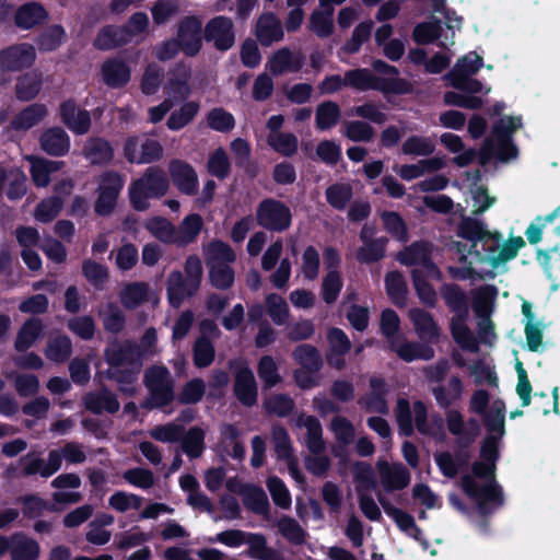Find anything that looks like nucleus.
<instances>
[{"mask_svg": "<svg viewBox=\"0 0 560 560\" xmlns=\"http://www.w3.org/2000/svg\"><path fill=\"white\" fill-rule=\"evenodd\" d=\"M456 235L458 240L451 243V249L463 265L450 267L448 271L459 280H486L505 273L526 246L523 236L511 233L504 237L475 217H463Z\"/></svg>", "mask_w": 560, "mask_h": 560, "instance_id": "1", "label": "nucleus"}, {"mask_svg": "<svg viewBox=\"0 0 560 560\" xmlns=\"http://www.w3.org/2000/svg\"><path fill=\"white\" fill-rule=\"evenodd\" d=\"M490 397L483 389L476 390L470 398L471 411L483 416L488 430L480 454V460L475 463L470 474L462 478V488L482 515L493 512L502 505L501 489L494 480L495 462L499 456V442L503 438L505 404L495 398L487 411Z\"/></svg>", "mask_w": 560, "mask_h": 560, "instance_id": "2", "label": "nucleus"}, {"mask_svg": "<svg viewBox=\"0 0 560 560\" xmlns=\"http://www.w3.org/2000/svg\"><path fill=\"white\" fill-rule=\"evenodd\" d=\"M483 67V58L476 51L459 57L453 68L444 75V80L456 91H447L443 95L446 105L479 109L483 105L481 95H488L491 88L474 78Z\"/></svg>", "mask_w": 560, "mask_h": 560, "instance_id": "3", "label": "nucleus"}, {"mask_svg": "<svg viewBox=\"0 0 560 560\" xmlns=\"http://www.w3.org/2000/svg\"><path fill=\"white\" fill-rule=\"evenodd\" d=\"M156 331L153 328L145 330L139 346L131 342L120 345L113 342L105 351L106 360L110 366V375L120 386V390L132 395L136 390L135 382L141 365V359L155 353Z\"/></svg>", "mask_w": 560, "mask_h": 560, "instance_id": "4", "label": "nucleus"}, {"mask_svg": "<svg viewBox=\"0 0 560 560\" xmlns=\"http://www.w3.org/2000/svg\"><path fill=\"white\" fill-rule=\"evenodd\" d=\"M396 419L404 435L410 436L417 430L421 435L436 441L445 439L443 418L438 413H429L421 400L410 405L405 398L398 399Z\"/></svg>", "mask_w": 560, "mask_h": 560, "instance_id": "5", "label": "nucleus"}, {"mask_svg": "<svg viewBox=\"0 0 560 560\" xmlns=\"http://www.w3.org/2000/svg\"><path fill=\"white\" fill-rule=\"evenodd\" d=\"M522 128L523 117L521 115H502L495 119L480 152L481 163L485 164L491 159L500 162L515 160L518 150L512 137Z\"/></svg>", "mask_w": 560, "mask_h": 560, "instance_id": "6", "label": "nucleus"}, {"mask_svg": "<svg viewBox=\"0 0 560 560\" xmlns=\"http://www.w3.org/2000/svg\"><path fill=\"white\" fill-rule=\"evenodd\" d=\"M463 20L453 11H446L444 22L431 20L416 25L413 30V39L418 44H430L438 42L442 48H447L454 44L456 32L460 31Z\"/></svg>", "mask_w": 560, "mask_h": 560, "instance_id": "7", "label": "nucleus"}, {"mask_svg": "<svg viewBox=\"0 0 560 560\" xmlns=\"http://www.w3.org/2000/svg\"><path fill=\"white\" fill-rule=\"evenodd\" d=\"M167 189L165 172L160 167H148L140 178L130 184V202L136 210L143 211L149 208V199L162 197Z\"/></svg>", "mask_w": 560, "mask_h": 560, "instance_id": "8", "label": "nucleus"}, {"mask_svg": "<svg viewBox=\"0 0 560 560\" xmlns=\"http://www.w3.org/2000/svg\"><path fill=\"white\" fill-rule=\"evenodd\" d=\"M144 383L149 390L145 408L162 407L174 398V384L170 371L164 366H153L147 371Z\"/></svg>", "mask_w": 560, "mask_h": 560, "instance_id": "9", "label": "nucleus"}, {"mask_svg": "<svg viewBox=\"0 0 560 560\" xmlns=\"http://www.w3.org/2000/svg\"><path fill=\"white\" fill-rule=\"evenodd\" d=\"M124 154L130 163L148 164L162 158L163 148L145 135L131 136L125 142Z\"/></svg>", "mask_w": 560, "mask_h": 560, "instance_id": "10", "label": "nucleus"}, {"mask_svg": "<svg viewBox=\"0 0 560 560\" xmlns=\"http://www.w3.org/2000/svg\"><path fill=\"white\" fill-rule=\"evenodd\" d=\"M431 250L432 246L428 243H415L401 250L397 259L405 266H413L430 279L440 280L441 271L431 260Z\"/></svg>", "mask_w": 560, "mask_h": 560, "instance_id": "11", "label": "nucleus"}, {"mask_svg": "<svg viewBox=\"0 0 560 560\" xmlns=\"http://www.w3.org/2000/svg\"><path fill=\"white\" fill-rule=\"evenodd\" d=\"M375 74V90L384 94H406L412 89L407 80L399 78L398 70L382 60L373 62Z\"/></svg>", "mask_w": 560, "mask_h": 560, "instance_id": "12", "label": "nucleus"}, {"mask_svg": "<svg viewBox=\"0 0 560 560\" xmlns=\"http://www.w3.org/2000/svg\"><path fill=\"white\" fill-rule=\"evenodd\" d=\"M122 186L124 179L116 172H105L101 176L98 198L95 203L97 214L107 215L113 211Z\"/></svg>", "mask_w": 560, "mask_h": 560, "instance_id": "13", "label": "nucleus"}, {"mask_svg": "<svg viewBox=\"0 0 560 560\" xmlns=\"http://www.w3.org/2000/svg\"><path fill=\"white\" fill-rule=\"evenodd\" d=\"M258 223L272 231H283L291 224L290 209L278 200L268 199L257 210Z\"/></svg>", "mask_w": 560, "mask_h": 560, "instance_id": "14", "label": "nucleus"}, {"mask_svg": "<svg viewBox=\"0 0 560 560\" xmlns=\"http://www.w3.org/2000/svg\"><path fill=\"white\" fill-rule=\"evenodd\" d=\"M272 442L275 445L277 458L285 464L289 474L294 479V481L298 485L303 486L304 477L299 469L298 459L293 455V450L289 434L282 427H273Z\"/></svg>", "mask_w": 560, "mask_h": 560, "instance_id": "15", "label": "nucleus"}, {"mask_svg": "<svg viewBox=\"0 0 560 560\" xmlns=\"http://www.w3.org/2000/svg\"><path fill=\"white\" fill-rule=\"evenodd\" d=\"M380 482L387 492L402 490L410 483V474L400 463L378 458L376 463Z\"/></svg>", "mask_w": 560, "mask_h": 560, "instance_id": "16", "label": "nucleus"}, {"mask_svg": "<svg viewBox=\"0 0 560 560\" xmlns=\"http://www.w3.org/2000/svg\"><path fill=\"white\" fill-rule=\"evenodd\" d=\"M232 368L235 369L234 392L237 399L246 406L254 405L257 400V385L252 370L243 361L233 362Z\"/></svg>", "mask_w": 560, "mask_h": 560, "instance_id": "17", "label": "nucleus"}, {"mask_svg": "<svg viewBox=\"0 0 560 560\" xmlns=\"http://www.w3.org/2000/svg\"><path fill=\"white\" fill-rule=\"evenodd\" d=\"M36 57L30 44L13 45L0 50V71H19L32 66Z\"/></svg>", "mask_w": 560, "mask_h": 560, "instance_id": "18", "label": "nucleus"}, {"mask_svg": "<svg viewBox=\"0 0 560 560\" xmlns=\"http://www.w3.org/2000/svg\"><path fill=\"white\" fill-rule=\"evenodd\" d=\"M205 38L220 50H226L234 44L233 22L226 16H215L205 26Z\"/></svg>", "mask_w": 560, "mask_h": 560, "instance_id": "19", "label": "nucleus"}, {"mask_svg": "<svg viewBox=\"0 0 560 560\" xmlns=\"http://www.w3.org/2000/svg\"><path fill=\"white\" fill-rule=\"evenodd\" d=\"M201 20L196 16L185 18L177 32V44L187 56H195L201 48Z\"/></svg>", "mask_w": 560, "mask_h": 560, "instance_id": "20", "label": "nucleus"}, {"mask_svg": "<svg viewBox=\"0 0 560 560\" xmlns=\"http://www.w3.org/2000/svg\"><path fill=\"white\" fill-rule=\"evenodd\" d=\"M191 70L189 66L183 63L176 66L164 86L167 100H171L173 103L187 100L192 92L189 84Z\"/></svg>", "mask_w": 560, "mask_h": 560, "instance_id": "21", "label": "nucleus"}, {"mask_svg": "<svg viewBox=\"0 0 560 560\" xmlns=\"http://www.w3.org/2000/svg\"><path fill=\"white\" fill-rule=\"evenodd\" d=\"M377 498L384 512L395 521L399 529L406 533L408 536L412 537L413 539L418 540L421 544L422 548L427 549L429 544L427 540L422 538V533L417 527L413 517L407 514L406 512L401 511L400 509L393 506L384 494L378 493Z\"/></svg>", "mask_w": 560, "mask_h": 560, "instance_id": "22", "label": "nucleus"}, {"mask_svg": "<svg viewBox=\"0 0 560 560\" xmlns=\"http://www.w3.org/2000/svg\"><path fill=\"white\" fill-rule=\"evenodd\" d=\"M120 303L127 310H135L144 302H151L152 305L159 304V298L150 290L149 284L144 282H131L122 287Z\"/></svg>", "mask_w": 560, "mask_h": 560, "instance_id": "23", "label": "nucleus"}, {"mask_svg": "<svg viewBox=\"0 0 560 560\" xmlns=\"http://www.w3.org/2000/svg\"><path fill=\"white\" fill-rule=\"evenodd\" d=\"M170 175L177 189L186 195H194L198 187V176L186 162L173 160L168 166Z\"/></svg>", "mask_w": 560, "mask_h": 560, "instance_id": "24", "label": "nucleus"}, {"mask_svg": "<svg viewBox=\"0 0 560 560\" xmlns=\"http://www.w3.org/2000/svg\"><path fill=\"white\" fill-rule=\"evenodd\" d=\"M60 117L62 122L77 135H84L90 129V113L79 108L72 101H66L60 105Z\"/></svg>", "mask_w": 560, "mask_h": 560, "instance_id": "25", "label": "nucleus"}, {"mask_svg": "<svg viewBox=\"0 0 560 560\" xmlns=\"http://www.w3.org/2000/svg\"><path fill=\"white\" fill-rule=\"evenodd\" d=\"M370 387V393L360 398L359 404L369 412L386 413L388 406L385 397L389 392L387 384L383 378L372 377Z\"/></svg>", "mask_w": 560, "mask_h": 560, "instance_id": "26", "label": "nucleus"}, {"mask_svg": "<svg viewBox=\"0 0 560 560\" xmlns=\"http://www.w3.org/2000/svg\"><path fill=\"white\" fill-rule=\"evenodd\" d=\"M25 160L31 164L30 173L34 185L40 188L47 187L50 183V175L60 171L65 165L62 161H52L34 155H26Z\"/></svg>", "mask_w": 560, "mask_h": 560, "instance_id": "27", "label": "nucleus"}, {"mask_svg": "<svg viewBox=\"0 0 560 560\" xmlns=\"http://www.w3.org/2000/svg\"><path fill=\"white\" fill-rule=\"evenodd\" d=\"M40 148L49 155L63 156L70 150V137L60 127L45 130L40 138Z\"/></svg>", "mask_w": 560, "mask_h": 560, "instance_id": "28", "label": "nucleus"}, {"mask_svg": "<svg viewBox=\"0 0 560 560\" xmlns=\"http://www.w3.org/2000/svg\"><path fill=\"white\" fill-rule=\"evenodd\" d=\"M304 58L301 54H294L288 48L276 51L268 60L267 67L275 75L287 72H296L303 66Z\"/></svg>", "mask_w": 560, "mask_h": 560, "instance_id": "29", "label": "nucleus"}, {"mask_svg": "<svg viewBox=\"0 0 560 560\" xmlns=\"http://www.w3.org/2000/svg\"><path fill=\"white\" fill-rule=\"evenodd\" d=\"M441 144L454 154L453 163L459 167L469 165L476 159V151L466 148L462 138L452 132H444L440 136Z\"/></svg>", "mask_w": 560, "mask_h": 560, "instance_id": "30", "label": "nucleus"}, {"mask_svg": "<svg viewBox=\"0 0 560 560\" xmlns=\"http://www.w3.org/2000/svg\"><path fill=\"white\" fill-rule=\"evenodd\" d=\"M283 28L279 19L272 13H264L257 21L256 36L264 46H270L283 38Z\"/></svg>", "mask_w": 560, "mask_h": 560, "instance_id": "31", "label": "nucleus"}, {"mask_svg": "<svg viewBox=\"0 0 560 560\" xmlns=\"http://www.w3.org/2000/svg\"><path fill=\"white\" fill-rule=\"evenodd\" d=\"M295 424L299 428L306 430L307 436L305 445L312 454L323 453L325 450V442L323 440V429L319 421L313 416L300 415Z\"/></svg>", "mask_w": 560, "mask_h": 560, "instance_id": "32", "label": "nucleus"}, {"mask_svg": "<svg viewBox=\"0 0 560 560\" xmlns=\"http://www.w3.org/2000/svg\"><path fill=\"white\" fill-rule=\"evenodd\" d=\"M390 349L404 361L430 360L434 357V350L424 343L409 342L399 337L389 345Z\"/></svg>", "mask_w": 560, "mask_h": 560, "instance_id": "33", "label": "nucleus"}, {"mask_svg": "<svg viewBox=\"0 0 560 560\" xmlns=\"http://www.w3.org/2000/svg\"><path fill=\"white\" fill-rule=\"evenodd\" d=\"M11 560H37L40 553L38 542L21 533L10 537Z\"/></svg>", "mask_w": 560, "mask_h": 560, "instance_id": "34", "label": "nucleus"}, {"mask_svg": "<svg viewBox=\"0 0 560 560\" xmlns=\"http://www.w3.org/2000/svg\"><path fill=\"white\" fill-rule=\"evenodd\" d=\"M102 78L110 88H120L130 80L129 67L119 59H110L102 66Z\"/></svg>", "mask_w": 560, "mask_h": 560, "instance_id": "35", "label": "nucleus"}, {"mask_svg": "<svg viewBox=\"0 0 560 560\" xmlns=\"http://www.w3.org/2000/svg\"><path fill=\"white\" fill-rule=\"evenodd\" d=\"M197 289L189 280L184 281L179 271H173L167 279V296L168 302L173 307H179L183 301L190 296Z\"/></svg>", "mask_w": 560, "mask_h": 560, "instance_id": "36", "label": "nucleus"}, {"mask_svg": "<svg viewBox=\"0 0 560 560\" xmlns=\"http://www.w3.org/2000/svg\"><path fill=\"white\" fill-rule=\"evenodd\" d=\"M328 341L330 353L328 354V362L330 365L341 369L345 365L343 354L350 349V341L346 334L338 329L332 328L328 334Z\"/></svg>", "mask_w": 560, "mask_h": 560, "instance_id": "37", "label": "nucleus"}, {"mask_svg": "<svg viewBox=\"0 0 560 560\" xmlns=\"http://www.w3.org/2000/svg\"><path fill=\"white\" fill-rule=\"evenodd\" d=\"M47 115V107L44 104H32L20 112L12 120L14 130H28L40 122Z\"/></svg>", "mask_w": 560, "mask_h": 560, "instance_id": "38", "label": "nucleus"}, {"mask_svg": "<svg viewBox=\"0 0 560 560\" xmlns=\"http://www.w3.org/2000/svg\"><path fill=\"white\" fill-rule=\"evenodd\" d=\"M409 317L420 339L432 341L435 337H438V326L429 313L420 308H412L409 311Z\"/></svg>", "mask_w": 560, "mask_h": 560, "instance_id": "39", "label": "nucleus"}, {"mask_svg": "<svg viewBox=\"0 0 560 560\" xmlns=\"http://www.w3.org/2000/svg\"><path fill=\"white\" fill-rule=\"evenodd\" d=\"M468 316H454L451 322L452 335L455 341L465 350L478 351V340L466 325Z\"/></svg>", "mask_w": 560, "mask_h": 560, "instance_id": "40", "label": "nucleus"}, {"mask_svg": "<svg viewBox=\"0 0 560 560\" xmlns=\"http://www.w3.org/2000/svg\"><path fill=\"white\" fill-rule=\"evenodd\" d=\"M434 460L445 477L453 478L457 475L460 467L467 464L468 455L464 451H459L456 454L439 452L434 454Z\"/></svg>", "mask_w": 560, "mask_h": 560, "instance_id": "41", "label": "nucleus"}, {"mask_svg": "<svg viewBox=\"0 0 560 560\" xmlns=\"http://www.w3.org/2000/svg\"><path fill=\"white\" fill-rule=\"evenodd\" d=\"M84 404L94 413H102L104 411L116 412L119 409V402L115 395L105 389L88 394L84 398Z\"/></svg>", "mask_w": 560, "mask_h": 560, "instance_id": "42", "label": "nucleus"}, {"mask_svg": "<svg viewBox=\"0 0 560 560\" xmlns=\"http://www.w3.org/2000/svg\"><path fill=\"white\" fill-rule=\"evenodd\" d=\"M200 110V104L196 101H188L180 105V107L174 110L167 119V128L176 131L186 127L192 119L198 115Z\"/></svg>", "mask_w": 560, "mask_h": 560, "instance_id": "43", "label": "nucleus"}, {"mask_svg": "<svg viewBox=\"0 0 560 560\" xmlns=\"http://www.w3.org/2000/svg\"><path fill=\"white\" fill-rule=\"evenodd\" d=\"M463 382L457 376H452L445 386H439L432 389L436 402L441 407H448L463 395Z\"/></svg>", "mask_w": 560, "mask_h": 560, "instance_id": "44", "label": "nucleus"}, {"mask_svg": "<svg viewBox=\"0 0 560 560\" xmlns=\"http://www.w3.org/2000/svg\"><path fill=\"white\" fill-rule=\"evenodd\" d=\"M498 290L493 285H483L472 292V307L478 317L490 316Z\"/></svg>", "mask_w": 560, "mask_h": 560, "instance_id": "45", "label": "nucleus"}, {"mask_svg": "<svg viewBox=\"0 0 560 560\" xmlns=\"http://www.w3.org/2000/svg\"><path fill=\"white\" fill-rule=\"evenodd\" d=\"M47 18L46 10L36 2L22 5L16 14L15 22L23 28H31Z\"/></svg>", "mask_w": 560, "mask_h": 560, "instance_id": "46", "label": "nucleus"}, {"mask_svg": "<svg viewBox=\"0 0 560 560\" xmlns=\"http://www.w3.org/2000/svg\"><path fill=\"white\" fill-rule=\"evenodd\" d=\"M43 332V324L37 318H31L24 323L21 327L16 340L15 349L18 351H24L31 348L34 342L40 337Z\"/></svg>", "mask_w": 560, "mask_h": 560, "instance_id": "47", "label": "nucleus"}, {"mask_svg": "<svg viewBox=\"0 0 560 560\" xmlns=\"http://www.w3.org/2000/svg\"><path fill=\"white\" fill-rule=\"evenodd\" d=\"M202 225L203 221L199 214L187 215L178 229H175V243L188 244L192 242L201 231Z\"/></svg>", "mask_w": 560, "mask_h": 560, "instance_id": "48", "label": "nucleus"}, {"mask_svg": "<svg viewBox=\"0 0 560 560\" xmlns=\"http://www.w3.org/2000/svg\"><path fill=\"white\" fill-rule=\"evenodd\" d=\"M84 155L93 164H104L113 159L114 152L107 141L91 139L84 148Z\"/></svg>", "mask_w": 560, "mask_h": 560, "instance_id": "49", "label": "nucleus"}, {"mask_svg": "<svg viewBox=\"0 0 560 560\" xmlns=\"http://www.w3.org/2000/svg\"><path fill=\"white\" fill-rule=\"evenodd\" d=\"M72 352V343L69 337L58 336L51 338L45 349V355L48 360L56 363L65 362Z\"/></svg>", "mask_w": 560, "mask_h": 560, "instance_id": "50", "label": "nucleus"}, {"mask_svg": "<svg viewBox=\"0 0 560 560\" xmlns=\"http://www.w3.org/2000/svg\"><path fill=\"white\" fill-rule=\"evenodd\" d=\"M334 9L331 7L319 8L314 11L310 19V27L319 37L330 35L334 28Z\"/></svg>", "mask_w": 560, "mask_h": 560, "instance_id": "51", "label": "nucleus"}, {"mask_svg": "<svg viewBox=\"0 0 560 560\" xmlns=\"http://www.w3.org/2000/svg\"><path fill=\"white\" fill-rule=\"evenodd\" d=\"M435 150V144L430 137L411 136L401 144V151L406 155L428 156Z\"/></svg>", "mask_w": 560, "mask_h": 560, "instance_id": "52", "label": "nucleus"}, {"mask_svg": "<svg viewBox=\"0 0 560 560\" xmlns=\"http://www.w3.org/2000/svg\"><path fill=\"white\" fill-rule=\"evenodd\" d=\"M247 545V556L258 560H272L273 550L268 547L267 539L264 535L258 533H247L245 538Z\"/></svg>", "mask_w": 560, "mask_h": 560, "instance_id": "53", "label": "nucleus"}, {"mask_svg": "<svg viewBox=\"0 0 560 560\" xmlns=\"http://www.w3.org/2000/svg\"><path fill=\"white\" fill-rule=\"evenodd\" d=\"M207 265H230L235 260L232 248L220 241L212 242L206 249Z\"/></svg>", "mask_w": 560, "mask_h": 560, "instance_id": "54", "label": "nucleus"}, {"mask_svg": "<svg viewBox=\"0 0 560 560\" xmlns=\"http://www.w3.org/2000/svg\"><path fill=\"white\" fill-rule=\"evenodd\" d=\"M100 317L103 320L106 330L119 332L125 326V315L119 306L108 302L101 311Z\"/></svg>", "mask_w": 560, "mask_h": 560, "instance_id": "55", "label": "nucleus"}, {"mask_svg": "<svg viewBox=\"0 0 560 560\" xmlns=\"http://www.w3.org/2000/svg\"><path fill=\"white\" fill-rule=\"evenodd\" d=\"M447 306L455 316H468V303L465 293L456 285H446L442 291Z\"/></svg>", "mask_w": 560, "mask_h": 560, "instance_id": "56", "label": "nucleus"}, {"mask_svg": "<svg viewBox=\"0 0 560 560\" xmlns=\"http://www.w3.org/2000/svg\"><path fill=\"white\" fill-rule=\"evenodd\" d=\"M294 360L301 365V369L318 371L322 366V357L319 352L310 345H301L293 351Z\"/></svg>", "mask_w": 560, "mask_h": 560, "instance_id": "57", "label": "nucleus"}, {"mask_svg": "<svg viewBox=\"0 0 560 560\" xmlns=\"http://www.w3.org/2000/svg\"><path fill=\"white\" fill-rule=\"evenodd\" d=\"M206 120L209 128L219 132H229L235 126L234 116L221 107L209 110Z\"/></svg>", "mask_w": 560, "mask_h": 560, "instance_id": "58", "label": "nucleus"}, {"mask_svg": "<svg viewBox=\"0 0 560 560\" xmlns=\"http://www.w3.org/2000/svg\"><path fill=\"white\" fill-rule=\"evenodd\" d=\"M385 285L392 301L397 305H404L407 287L402 275L397 271L388 272L385 277Z\"/></svg>", "mask_w": 560, "mask_h": 560, "instance_id": "59", "label": "nucleus"}, {"mask_svg": "<svg viewBox=\"0 0 560 560\" xmlns=\"http://www.w3.org/2000/svg\"><path fill=\"white\" fill-rule=\"evenodd\" d=\"M267 313L276 325L287 324L290 311L283 298L278 294H269L266 298Z\"/></svg>", "mask_w": 560, "mask_h": 560, "instance_id": "60", "label": "nucleus"}, {"mask_svg": "<svg viewBox=\"0 0 560 560\" xmlns=\"http://www.w3.org/2000/svg\"><path fill=\"white\" fill-rule=\"evenodd\" d=\"M384 229L397 241L407 242L408 232L402 218L393 211H385L381 215Z\"/></svg>", "mask_w": 560, "mask_h": 560, "instance_id": "61", "label": "nucleus"}, {"mask_svg": "<svg viewBox=\"0 0 560 560\" xmlns=\"http://www.w3.org/2000/svg\"><path fill=\"white\" fill-rule=\"evenodd\" d=\"M141 504L142 499L139 495L125 491H116L108 499V505L119 513L139 510Z\"/></svg>", "mask_w": 560, "mask_h": 560, "instance_id": "62", "label": "nucleus"}, {"mask_svg": "<svg viewBox=\"0 0 560 560\" xmlns=\"http://www.w3.org/2000/svg\"><path fill=\"white\" fill-rule=\"evenodd\" d=\"M247 509L256 514H266L269 509V502L261 488L250 485L242 495Z\"/></svg>", "mask_w": 560, "mask_h": 560, "instance_id": "63", "label": "nucleus"}, {"mask_svg": "<svg viewBox=\"0 0 560 560\" xmlns=\"http://www.w3.org/2000/svg\"><path fill=\"white\" fill-rule=\"evenodd\" d=\"M147 230L164 243H175V226L164 218L155 217L145 222Z\"/></svg>", "mask_w": 560, "mask_h": 560, "instance_id": "64", "label": "nucleus"}]
</instances>
